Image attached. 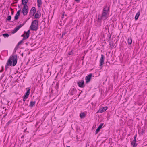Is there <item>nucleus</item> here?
<instances>
[{
    "instance_id": "nucleus-41",
    "label": "nucleus",
    "mask_w": 147,
    "mask_h": 147,
    "mask_svg": "<svg viewBox=\"0 0 147 147\" xmlns=\"http://www.w3.org/2000/svg\"><path fill=\"white\" fill-rule=\"evenodd\" d=\"M23 137V136H22V138Z\"/></svg>"
},
{
    "instance_id": "nucleus-33",
    "label": "nucleus",
    "mask_w": 147,
    "mask_h": 147,
    "mask_svg": "<svg viewBox=\"0 0 147 147\" xmlns=\"http://www.w3.org/2000/svg\"><path fill=\"white\" fill-rule=\"evenodd\" d=\"M56 86L57 87V88H58V87H59V84L57 83L56 84Z\"/></svg>"
},
{
    "instance_id": "nucleus-10",
    "label": "nucleus",
    "mask_w": 147,
    "mask_h": 147,
    "mask_svg": "<svg viewBox=\"0 0 147 147\" xmlns=\"http://www.w3.org/2000/svg\"><path fill=\"white\" fill-rule=\"evenodd\" d=\"M107 108L108 107L107 106L104 107L100 109L97 112L102 113L106 110L107 109Z\"/></svg>"
},
{
    "instance_id": "nucleus-16",
    "label": "nucleus",
    "mask_w": 147,
    "mask_h": 147,
    "mask_svg": "<svg viewBox=\"0 0 147 147\" xmlns=\"http://www.w3.org/2000/svg\"><path fill=\"white\" fill-rule=\"evenodd\" d=\"M36 103V101H31L29 105V107H30L32 108L34 106Z\"/></svg>"
},
{
    "instance_id": "nucleus-27",
    "label": "nucleus",
    "mask_w": 147,
    "mask_h": 147,
    "mask_svg": "<svg viewBox=\"0 0 147 147\" xmlns=\"http://www.w3.org/2000/svg\"><path fill=\"white\" fill-rule=\"evenodd\" d=\"M22 42V40H21L17 44V46H18Z\"/></svg>"
},
{
    "instance_id": "nucleus-40",
    "label": "nucleus",
    "mask_w": 147,
    "mask_h": 147,
    "mask_svg": "<svg viewBox=\"0 0 147 147\" xmlns=\"http://www.w3.org/2000/svg\"><path fill=\"white\" fill-rule=\"evenodd\" d=\"M2 71H0V72H2Z\"/></svg>"
},
{
    "instance_id": "nucleus-5",
    "label": "nucleus",
    "mask_w": 147,
    "mask_h": 147,
    "mask_svg": "<svg viewBox=\"0 0 147 147\" xmlns=\"http://www.w3.org/2000/svg\"><path fill=\"white\" fill-rule=\"evenodd\" d=\"M24 25V24H20L18 26L16 27L12 31V33L14 34L16 33L19 30V29L20 28H21Z\"/></svg>"
},
{
    "instance_id": "nucleus-3",
    "label": "nucleus",
    "mask_w": 147,
    "mask_h": 147,
    "mask_svg": "<svg viewBox=\"0 0 147 147\" xmlns=\"http://www.w3.org/2000/svg\"><path fill=\"white\" fill-rule=\"evenodd\" d=\"M38 20H36L33 21L30 27V29L33 31H36L38 29Z\"/></svg>"
},
{
    "instance_id": "nucleus-11",
    "label": "nucleus",
    "mask_w": 147,
    "mask_h": 147,
    "mask_svg": "<svg viewBox=\"0 0 147 147\" xmlns=\"http://www.w3.org/2000/svg\"><path fill=\"white\" fill-rule=\"evenodd\" d=\"M103 125V123H100L96 131H95V134H97L98 132L100 129L102 128V126Z\"/></svg>"
},
{
    "instance_id": "nucleus-13",
    "label": "nucleus",
    "mask_w": 147,
    "mask_h": 147,
    "mask_svg": "<svg viewBox=\"0 0 147 147\" xmlns=\"http://www.w3.org/2000/svg\"><path fill=\"white\" fill-rule=\"evenodd\" d=\"M21 11V10H19L17 12L15 15L14 18L15 20H17L18 19V17L20 15V13Z\"/></svg>"
},
{
    "instance_id": "nucleus-34",
    "label": "nucleus",
    "mask_w": 147,
    "mask_h": 147,
    "mask_svg": "<svg viewBox=\"0 0 147 147\" xmlns=\"http://www.w3.org/2000/svg\"><path fill=\"white\" fill-rule=\"evenodd\" d=\"M26 98H23V101L24 102H25V100H26Z\"/></svg>"
},
{
    "instance_id": "nucleus-22",
    "label": "nucleus",
    "mask_w": 147,
    "mask_h": 147,
    "mask_svg": "<svg viewBox=\"0 0 147 147\" xmlns=\"http://www.w3.org/2000/svg\"><path fill=\"white\" fill-rule=\"evenodd\" d=\"M11 18V16L10 15L8 16L6 19V20L8 21H10Z\"/></svg>"
},
{
    "instance_id": "nucleus-12",
    "label": "nucleus",
    "mask_w": 147,
    "mask_h": 147,
    "mask_svg": "<svg viewBox=\"0 0 147 147\" xmlns=\"http://www.w3.org/2000/svg\"><path fill=\"white\" fill-rule=\"evenodd\" d=\"M30 89H29L27 90L26 94L24 96V98L26 99L28 97V96L30 94Z\"/></svg>"
},
{
    "instance_id": "nucleus-17",
    "label": "nucleus",
    "mask_w": 147,
    "mask_h": 147,
    "mask_svg": "<svg viewBox=\"0 0 147 147\" xmlns=\"http://www.w3.org/2000/svg\"><path fill=\"white\" fill-rule=\"evenodd\" d=\"M140 15V12L139 11H138L136 13V14L135 16V19L136 20H138Z\"/></svg>"
},
{
    "instance_id": "nucleus-36",
    "label": "nucleus",
    "mask_w": 147,
    "mask_h": 147,
    "mask_svg": "<svg viewBox=\"0 0 147 147\" xmlns=\"http://www.w3.org/2000/svg\"><path fill=\"white\" fill-rule=\"evenodd\" d=\"M80 1V0H75V1H76L78 2Z\"/></svg>"
},
{
    "instance_id": "nucleus-28",
    "label": "nucleus",
    "mask_w": 147,
    "mask_h": 147,
    "mask_svg": "<svg viewBox=\"0 0 147 147\" xmlns=\"http://www.w3.org/2000/svg\"><path fill=\"white\" fill-rule=\"evenodd\" d=\"M11 121L10 120L7 123V125H8L11 123Z\"/></svg>"
},
{
    "instance_id": "nucleus-8",
    "label": "nucleus",
    "mask_w": 147,
    "mask_h": 147,
    "mask_svg": "<svg viewBox=\"0 0 147 147\" xmlns=\"http://www.w3.org/2000/svg\"><path fill=\"white\" fill-rule=\"evenodd\" d=\"M78 86L81 88H83L85 86L84 84V81L83 80H81L80 82H79L77 83Z\"/></svg>"
},
{
    "instance_id": "nucleus-38",
    "label": "nucleus",
    "mask_w": 147,
    "mask_h": 147,
    "mask_svg": "<svg viewBox=\"0 0 147 147\" xmlns=\"http://www.w3.org/2000/svg\"><path fill=\"white\" fill-rule=\"evenodd\" d=\"M66 147H70V146H66Z\"/></svg>"
},
{
    "instance_id": "nucleus-35",
    "label": "nucleus",
    "mask_w": 147,
    "mask_h": 147,
    "mask_svg": "<svg viewBox=\"0 0 147 147\" xmlns=\"http://www.w3.org/2000/svg\"><path fill=\"white\" fill-rule=\"evenodd\" d=\"M21 36V37H24V36H25L24 33V34L22 35Z\"/></svg>"
},
{
    "instance_id": "nucleus-39",
    "label": "nucleus",
    "mask_w": 147,
    "mask_h": 147,
    "mask_svg": "<svg viewBox=\"0 0 147 147\" xmlns=\"http://www.w3.org/2000/svg\"><path fill=\"white\" fill-rule=\"evenodd\" d=\"M11 14H13V12H12V13H11Z\"/></svg>"
},
{
    "instance_id": "nucleus-30",
    "label": "nucleus",
    "mask_w": 147,
    "mask_h": 147,
    "mask_svg": "<svg viewBox=\"0 0 147 147\" xmlns=\"http://www.w3.org/2000/svg\"><path fill=\"white\" fill-rule=\"evenodd\" d=\"M24 33H27L28 34H30V30H28L27 32L26 31H24Z\"/></svg>"
},
{
    "instance_id": "nucleus-4",
    "label": "nucleus",
    "mask_w": 147,
    "mask_h": 147,
    "mask_svg": "<svg viewBox=\"0 0 147 147\" xmlns=\"http://www.w3.org/2000/svg\"><path fill=\"white\" fill-rule=\"evenodd\" d=\"M22 9V13L24 16L26 15L28 12V8L27 5H23Z\"/></svg>"
},
{
    "instance_id": "nucleus-7",
    "label": "nucleus",
    "mask_w": 147,
    "mask_h": 147,
    "mask_svg": "<svg viewBox=\"0 0 147 147\" xmlns=\"http://www.w3.org/2000/svg\"><path fill=\"white\" fill-rule=\"evenodd\" d=\"M92 76V74H90L86 77L85 80L86 82L87 83H88L90 82Z\"/></svg>"
},
{
    "instance_id": "nucleus-29",
    "label": "nucleus",
    "mask_w": 147,
    "mask_h": 147,
    "mask_svg": "<svg viewBox=\"0 0 147 147\" xmlns=\"http://www.w3.org/2000/svg\"><path fill=\"white\" fill-rule=\"evenodd\" d=\"M136 137H137V134H136L134 136V141L136 140Z\"/></svg>"
},
{
    "instance_id": "nucleus-26",
    "label": "nucleus",
    "mask_w": 147,
    "mask_h": 147,
    "mask_svg": "<svg viewBox=\"0 0 147 147\" xmlns=\"http://www.w3.org/2000/svg\"><path fill=\"white\" fill-rule=\"evenodd\" d=\"M67 32L65 31V32H63L62 34V37H63V36L64 35L66 34L67 33Z\"/></svg>"
},
{
    "instance_id": "nucleus-24",
    "label": "nucleus",
    "mask_w": 147,
    "mask_h": 147,
    "mask_svg": "<svg viewBox=\"0 0 147 147\" xmlns=\"http://www.w3.org/2000/svg\"><path fill=\"white\" fill-rule=\"evenodd\" d=\"M3 36L5 37H8L9 36V35L7 33L4 34H3Z\"/></svg>"
},
{
    "instance_id": "nucleus-18",
    "label": "nucleus",
    "mask_w": 147,
    "mask_h": 147,
    "mask_svg": "<svg viewBox=\"0 0 147 147\" xmlns=\"http://www.w3.org/2000/svg\"><path fill=\"white\" fill-rule=\"evenodd\" d=\"M28 0H22V4L23 5H27V3Z\"/></svg>"
},
{
    "instance_id": "nucleus-15",
    "label": "nucleus",
    "mask_w": 147,
    "mask_h": 147,
    "mask_svg": "<svg viewBox=\"0 0 147 147\" xmlns=\"http://www.w3.org/2000/svg\"><path fill=\"white\" fill-rule=\"evenodd\" d=\"M37 5L38 7H40L42 4V2L41 0H37Z\"/></svg>"
},
{
    "instance_id": "nucleus-32",
    "label": "nucleus",
    "mask_w": 147,
    "mask_h": 147,
    "mask_svg": "<svg viewBox=\"0 0 147 147\" xmlns=\"http://www.w3.org/2000/svg\"><path fill=\"white\" fill-rule=\"evenodd\" d=\"M27 38H26V37L24 36V37H23V38L22 39V41H23V40H24L25 39H26Z\"/></svg>"
},
{
    "instance_id": "nucleus-19",
    "label": "nucleus",
    "mask_w": 147,
    "mask_h": 147,
    "mask_svg": "<svg viewBox=\"0 0 147 147\" xmlns=\"http://www.w3.org/2000/svg\"><path fill=\"white\" fill-rule=\"evenodd\" d=\"M40 16L38 13H36L34 16V17L36 18H39Z\"/></svg>"
},
{
    "instance_id": "nucleus-9",
    "label": "nucleus",
    "mask_w": 147,
    "mask_h": 147,
    "mask_svg": "<svg viewBox=\"0 0 147 147\" xmlns=\"http://www.w3.org/2000/svg\"><path fill=\"white\" fill-rule=\"evenodd\" d=\"M105 59V57L103 55H101V57L100 60V66H102L104 60Z\"/></svg>"
},
{
    "instance_id": "nucleus-23",
    "label": "nucleus",
    "mask_w": 147,
    "mask_h": 147,
    "mask_svg": "<svg viewBox=\"0 0 147 147\" xmlns=\"http://www.w3.org/2000/svg\"><path fill=\"white\" fill-rule=\"evenodd\" d=\"M24 34L25 36V37H26V38H28L29 36V34L28 33H24Z\"/></svg>"
},
{
    "instance_id": "nucleus-6",
    "label": "nucleus",
    "mask_w": 147,
    "mask_h": 147,
    "mask_svg": "<svg viewBox=\"0 0 147 147\" xmlns=\"http://www.w3.org/2000/svg\"><path fill=\"white\" fill-rule=\"evenodd\" d=\"M36 12V8L34 7H32L30 12V15L31 17L33 16Z\"/></svg>"
},
{
    "instance_id": "nucleus-31",
    "label": "nucleus",
    "mask_w": 147,
    "mask_h": 147,
    "mask_svg": "<svg viewBox=\"0 0 147 147\" xmlns=\"http://www.w3.org/2000/svg\"><path fill=\"white\" fill-rule=\"evenodd\" d=\"M18 46H17V45L15 47L14 49V51H15V52L17 49Z\"/></svg>"
},
{
    "instance_id": "nucleus-25",
    "label": "nucleus",
    "mask_w": 147,
    "mask_h": 147,
    "mask_svg": "<svg viewBox=\"0 0 147 147\" xmlns=\"http://www.w3.org/2000/svg\"><path fill=\"white\" fill-rule=\"evenodd\" d=\"M74 54V50H72L68 53V55H72Z\"/></svg>"
},
{
    "instance_id": "nucleus-2",
    "label": "nucleus",
    "mask_w": 147,
    "mask_h": 147,
    "mask_svg": "<svg viewBox=\"0 0 147 147\" xmlns=\"http://www.w3.org/2000/svg\"><path fill=\"white\" fill-rule=\"evenodd\" d=\"M17 56L16 55L11 56L7 61V65L5 66V69H7V65H11L12 62H13V66H15L17 63Z\"/></svg>"
},
{
    "instance_id": "nucleus-37",
    "label": "nucleus",
    "mask_w": 147,
    "mask_h": 147,
    "mask_svg": "<svg viewBox=\"0 0 147 147\" xmlns=\"http://www.w3.org/2000/svg\"><path fill=\"white\" fill-rule=\"evenodd\" d=\"M142 133L144 132V131L143 130H142Z\"/></svg>"
},
{
    "instance_id": "nucleus-21",
    "label": "nucleus",
    "mask_w": 147,
    "mask_h": 147,
    "mask_svg": "<svg viewBox=\"0 0 147 147\" xmlns=\"http://www.w3.org/2000/svg\"><path fill=\"white\" fill-rule=\"evenodd\" d=\"M80 117L81 118H83L85 116V114L84 113H81L80 114Z\"/></svg>"
},
{
    "instance_id": "nucleus-20",
    "label": "nucleus",
    "mask_w": 147,
    "mask_h": 147,
    "mask_svg": "<svg viewBox=\"0 0 147 147\" xmlns=\"http://www.w3.org/2000/svg\"><path fill=\"white\" fill-rule=\"evenodd\" d=\"M128 43L129 44H131L132 43V39L131 38H128L127 40Z\"/></svg>"
},
{
    "instance_id": "nucleus-1",
    "label": "nucleus",
    "mask_w": 147,
    "mask_h": 147,
    "mask_svg": "<svg viewBox=\"0 0 147 147\" xmlns=\"http://www.w3.org/2000/svg\"><path fill=\"white\" fill-rule=\"evenodd\" d=\"M109 7L108 5H105L103 8L101 16H99L98 20H105L109 17Z\"/></svg>"
},
{
    "instance_id": "nucleus-14",
    "label": "nucleus",
    "mask_w": 147,
    "mask_h": 147,
    "mask_svg": "<svg viewBox=\"0 0 147 147\" xmlns=\"http://www.w3.org/2000/svg\"><path fill=\"white\" fill-rule=\"evenodd\" d=\"M131 144L133 146V147H136L137 144L136 143V140L134 141V140L132 141L131 142Z\"/></svg>"
}]
</instances>
